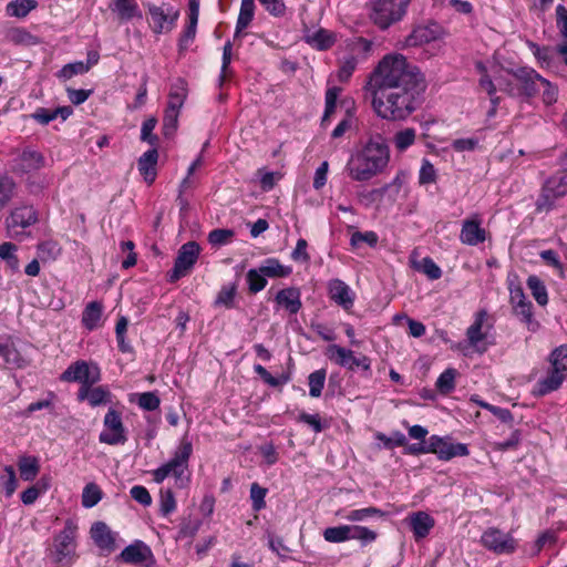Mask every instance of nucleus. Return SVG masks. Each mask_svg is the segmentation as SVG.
Wrapping results in <instances>:
<instances>
[{
    "label": "nucleus",
    "mask_w": 567,
    "mask_h": 567,
    "mask_svg": "<svg viewBox=\"0 0 567 567\" xmlns=\"http://www.w3.org/2000/svg\"><path fill=\"white\" fill-rule=\"evenodd\" d=\"M200 247L195 241L184 244L177 254L174 268L171 274V280L175 281L186 276L198 259Z\"/></svg>",
    "instance_id": "16"
},
{
    "label": "nucleus",
    "mask_w": 567,
    "mask_h": 567,
    "mask_svg": "<svg viewBox=\"0 0 567 567\" xmlns=\"http://www.w3.org/2000/svg\"><path fill=\"white\" fill-rule=\"evenodd\" d=\"M255 9L256 6L254 0H241L240 10L236 23V35H238L250 24L255 16Z\"/></svg>",
    "instance_id": "37"
},
{
    "label": "nucleus",
    "mask_w": 567,
    "mask_h": 567,
    "mask_svg": "<svg viewBox=\"0 0 567 567\" xmlns=\"http://www.w3.org/2000/svg\"><path fill=\"white\" fill-rule=\"evenodd\" d=\"M60 251V246L52 240L44 241L38 246V255L43 261L55 259Z\"/></svg>",
    "instance_id": "54"
},
{
    "label": "nucleus",
    "mask_w": 567,
    "mask_h": 567,
    "mask_svg": "<svg viewBox=\"0 0 567 567\" xmlns=\"http://www.w3.org/2000/svg\"><path fill=\"white\" fill-rule=\"evenodd\" d=\"M44 165L45 159L43 155L28 147L14 158L12 169L18 174H28L41 169Z\"/></svg>",
    "instance_id": "21"
},
{
    "label": "nucleus",
    "mask_w": 567,
    "mask_h": 567,
    "mask_svg": "<svg viewBox=\"0 0 567 567\" xmlns=\"http://www.w3.org/2000/svg\"><path fill=\"white\" fill-rule=\"evenodd\" d=\"M352 525H339L323 530V538L329 543H343L351 540Z\"/></svg>",
    "instance_id": "40"
},
{
    "label": "nucleus",
    "mask_w": 567,
    "mask_h": 567,
    "mask_svg": "<svg viewBox=\"0 0 567 567\" xmlns=\"http://www.w3.org/2000/svg\"><path fill=\"white\" fill-rule=\"evenodd\" d=\"M78 526L69 519L64 528L54 537L53 545L49 550V557L58 564H68L75 553V534Z\"/></svg>",
    "instance_id": "7"
},
{
    "label": "nucleus",
    "mask_w": 567,
    "mask_h": 567,
    "mask_svg": "<svg viewBox=\"0 0 567 567\" xmlns=\"http://www.w3.org/2000/svg\"><path fill=\"white\" fill-rule=\"evenodd\" d=\"M436 182V171L433 164L423 159L420 172H419V183L421 185L432 184Z\"/></svg>",
    "instance_id": "59"
},
{
    "label": "nucleus",
    "mask_w": 567,
    "mask_h": 567,
    "mask_svg": "<svg viewBox=\"0 0 567 567\" xmlns=\"http://www.w3.org/2000/svg\"><path fill=\"white\" fill-rule=\"evenodd\" d=\"M425 87H375L372 105L383 120L403 121L420 105Z\"/></svg>",
    "instance_id": "1"
},
{
    "label": "nucleus",
    "mask_w": 567,
    "mask_h": 567,
    "mask_svg": "<svg viewBox=\"0 0 567 567\" xmlns=\"http://www.w3.org/2000/svg\"><path fill=\"white\" fill-rule=\"evenodd\" d=\"M337 515L349 522H363L371 517H383L384 513L377 507H365L360 509H352L346 514L338 512Z\"/></svg>",
    "instance_id": "39"
},
{
    "label": "nucleus",
    "mask_w": 567,
    "mask_h": 567,
    "mask_svg": "<svg viewBox=\"0 0 567 567\" xmlns=\"http://www.w3.org/2000/svg\"><path fill=\"white\" fill-rule=\"evenodd\" d=\"M357 60L353 55H348L342 59L337 76L340 81L346 82L350 79L357 68Z\"/></svg>",
    "instance_id": "56"
},
{
    "label": "nucleus",
    "mask_w": 567,
    "mask_h": 567,
    "mask_svg": "<svg viewBox=\"0 0 567 567\" xmlns=\"http://www.w3.org/2000/svg\"><path fill=\"white\" fill-rule=\"evenodd\" d=\"M0 357L7 364L21 368L23 360L10 337L0 336Z\"/></svg>",
    "instance_id": "32"
},
{
    "label": "nucleus",
    "mask_w": 567,
    "mask_h": 567,
    "mask_svg": "<svg viewBox=\"0 0 567 567\" xmlns=\"http://www.w3.org/2000/svg\"><path fill=\"white\" fill-rule=\"evenodd\" d=\"M565 379V375L549 367L546 374L535 383L533 394L536 396H544L551 393L561 386Z\"/></svg>",
    "instance_id": "24"
},
{
    "label": "nucleus",
    "mask_w": 567,
    "mask_h": 567,
    "mask_svg": "<svg viewBox=\"0 0 567 567\" xmlns=\"http://www.w3.org/2000/svg\"><path fill=\"white\" fill-rule=\"evenodd\" d=\"M379 237L377 233L369 231H354L351 235L350 244L353 248H359L362 244H367L370 247H374L378 244Z\"/></svg>",
    "instance_id": "51"
},
{
    "label": "nucleus",
    "mask_w": 567,
    "mask_h": 567,
    "mask_svg": "<svg viewBox=\"0 0 567 567\" xmlns=\"http://www.w3.org/2000/svg\"><path fill=\"white\" fill-rule=\"evenodd\" d=\"M188 90L184 80L177 79L169 89L166 109L181 112L187 97Z\"/></svg>",
    "instance_id": "30"
},
{
    "label": "nucleus",
    "mask_w": 567,
    "mask_h": 567,
    "mask_svg": "<svg viewBox=\"0 0 567 567\" xmlns=\"http://www.w3.org/2000/svg\"><path fill=\"white\" fill-rule=\"evenodd\" d=\"M91 538L103 551L111 553L115 548V538L109 526L103 522H96L91 526Z\"/></svg>",
    "instance_id": "25"
},
{
    "label": "nucleus",
    "mask_w": 567,
    "mask_h": 567,
    "mask_svg": "<svg viewBox=\"0 0 567 567\" xmlns=\"http://www.w3.org/2000/svg\"><path fill=\"white\" fill-rule=\"evenodd\" d=\"M411 0H371V19L381 29L399 22L406 13Z\"/></svg>",
    "instance_id": "6"
},
{
    "label": "nucleus",
    "mask_w": 567,
    "mask_h": 567,
    "mask_svg": "<svg viewBox=\"0 0 567 567\" xmlns=\"http://www.w3.org/2000/svg\"><path fill=\"white\" fill-rule=\"evenodd\" d=\"M156 124L157 120L155 117H150L143 122L141 128V140L143 142H147L151 145H155L157 143L158 137L153 134Z\"/></svg>",
    "instance_id": "61"
},
{
    "label": "nucleus",
    "mask_w": 567,
    "mask_h": 567,
    "mask_svg": "<svg viewBox=\"0 0 567 567\" xmlns=\"http://www.w3.org/2000/svg\"><path fill=\"white\" fill-rule=\"evenodd\" d=\"M101 498L102 492L96 484L89 483L85 485L82 493V505L85 508H91L95 506L101 501Z\"/></svg>",
    "instance_id": "47"
},
{
    "label": "nucleus",
    "mask_w": 567,
    "mask_h": 567,
    "mask_svg": "<svg viewBox=\"0 0 567 567\" xmlns=\"http://www.w3.org/2000/svg\"><path fill=\"white\" fill-rule=\"evenodd\" d=\"M247 281L249 290L255 293L261 291L267 285L266 276L261 274L259 267L247 272Z\"/></svg>",
    "instance_id": "53"
},
{
    "label": "nucleus",
    "mask_w": 567,
    "mask_h": 567,
    "mask_svg": "<svg viewBox=\"0 0 567 567\" xmlns=\"http://www.w3.org/2000/svg\"><path fill=\"white\" fill-rule=\"evenodd\" d=\"M457 375V371L453 368H449L443 371L436 380V389L443 393L447 394L452 392L455 388V378Z\"/></svg>",
    "instance_id": "44"
},
{
    "label": "nucleus",
    "mask_w": 567,
    "mask_h": 567,
    "mask_svg": "<svg viewBox=\"0 0 567 567\" xmlns=\"http://www.w3.org/2000/svg\"><path fill=\"white\" fill-rule=\"evenodd\" d=\"M78 400L86 401L92 408H95L109 403L111 401V392L102 385H85L79 389Z\"/></svg>",
    "instance_id": "26"
},
{
    "label": "nucleus",
    "mask_w": 567,
    "mask_h": 567,
    "mask_svg": "<svg viewBox=\"0 0 567 567\" xmlns=\"http://www.w3.org/2000/svg\"><path fill=\"white\" fill-rule=\"evenodd\" d=\"M255 372L270 386H279L282 384H286L289 381V378L287 375L281 377H272L266 368H264L260 364H256L254 367Z\"/></svg>",
    "instance_id": "57"
},
{
    "label": "nucleus",
    "mask_w": 567,
    "mask_h": 567,
    "mask_svg": "<svg viewBox=\"0 0 567 567\" xmlns=\"http://www.w3.org/2000/svg\"><path fill=\"white\" fill-rule=\"evenodd\" d=\"M150 25L154 33L171 32L179 18V10L169 3L148 4Z\"/></svg>",
    "instance_id": "9"
},
{
    "label": "nucleus",
    "mask_w": 567,
    "mask_h": 567,
    "mask_svg": "<svg viewBox=\"0 0 567 567\" xmlns=\"http://www.w3.org/2000/svg\"><path fill=\"white\" fill-rule=\"evenodd\" d=\"M492 324L488 323V313L486 310L476 312L473 323L466 330V339L471 348L477 353L487 351L493 341L489 340Z\"/></svg>",
    "instance_id": "8"
},
{
    "label": "nucleus",
    "mask_w": 567,
    "mask_h": 567,
    "mask_svg": "<svg viewBox=\"0 0 567 567\" xmlns=\"http://www.w3.org/2000/svg\"><path fill=\"white\" fill-rule=\"evenodd\" d=\"M416 132L414 128L408 127L399 131L393 138L394 146L398 151L404 152L411 145L414 144Z\"/></svg>",
    "instance_id": "46"
},
{
    "label": "nucleus",
    "mask_w": 567,
    "mask_h": 567,
    "mask_svg": "<svg viewBox=\"0 0 567 567\" xmlns=\"http://www.w3.org/2000/svg\"><path fill=\"white\" fill-rule=\"evenodd\" d=\"M60 379L64 382H78L80 388L94 385L101 380V370L94 362L79 360L61 374Z\"/></svg>",
    "instance_id": "10"
},
{
    "label": "nucleus",
    "mask_w": 567,
    "mask_h": 567,
    "mask_svg": "<svg viewBox=\"0 0 567 567\" xmlns=\"http://www.w3.org/2000/svg\"><path fill=\"white\" fill-rule=\"evenodd\" d=\"M481 544L488 550L498 554H512L517 547V543L509 533L491 527L481 536Z\"/></svg>",
    "instance_id": "13"
},
{
    "label": "nucleus",
    "mask_w": 567,
    "mask_h": 567,
    "mask_svg": "<svg viewBox=\"0 0 567 567\" xmlns=\"http://www.w3.org/2000/svg\"><path fill=\"white\" fill-rule=\"evenodd\" d=\"M237 287L234 284L225 285L220 288L216 299L215 307L230 309L234 307Z\"/></svg>",
    "instance_id": "43"
},
{
    "label": "nucleus",
    "mask_w": 567,
    "mask_h": 567,
    "mask_svg": "<svg viewBox=\"0 0 567 567\" xmlns=\"http://www.w3.org/2000/svg\"><path fill=\"white\" fill-rule=\"evenodd\" d=\"M259 268L261 274L269 278H285L292 272L291 267L282 265L276 258H267Z\"/></svg>",
    "instance_id": "36"
},
{
    "label": "nucleus",
    "mask_w": 567,
    "mask_h": 567,
    "mask_svg": "<svg viewBox=\"0 0 567 567\" xmlns=\"http://www.w3.org/2000/svg\"><path fill=\"white\" fill-rule=\"evenodd\" d=\"M503 79H505L511 85V81L507 79L509 75L514 78L519 84L520 90L518 93L525 94L527 96L535 95L540 92V86H538V79H542L535 70L529 68H519L514 72H509L503 69Z\"/></svg>",
    "instance_id": "20"
},
{
    "label": "nucleus",
    "mask_w": 567,
    "mask_h": 567,
    "mask_svg": "<svg viewBox=\"0 0 567 567\" xmlns=\"http://www.w3.org/2000/svg\"><path fill=\"white\" fill-rule=\"evenodd\" d=\"M378 537V534L361 525H352L351 539L361 542L362 545L373 543Z\"/></svg>",
    "instance_id": "52"
},
{
    "label": "nucleus",
    "mask_w": 567,
    "mask_h": 567,
    "mask_svg": "<svg viewBox=\"0 0 567 567\" xmlns=\"http://www.w3.org/2000/svg\"><path fill=\"white\" fill-rule=\"evenodd\" d=\"M20 477L25 482L33 481L40 472L39 458L31 455H22L18 461Z\"/></svg>",
    "instance_id": "35"
},
{
    "label": "nucleus",
    "mask_w": 567,
    "mask_h": 567,
    "mask_svg": "<svg viewBox=\"0 0 567 567\" xmlns=\"http://www.w3.org/2000/svg\"><path fill=\"white\" fill-rule=\"evenodd\" d=\"M10 40L17 44L33 45L38 43L35 37L25 31L24 29H13L9 33Z\"/></svg>",
    "instance_id": "62"
},
{
    "label": "nucleus",
    "mask_w": 567,
    "mask_h": 567,
    "mask_svg": "<svg viewBox=\"0 0 567 567\" xmlns=\"http://www.w3.org/2000/svg\"><path fill=\"white\" fill-rule=\"evenodd\" d=\"M527 286L538 305L545 306L548 302L547 290L542 280L536 276H529Z\"/></svg>",
    "instance_id": "45"
},
{
    "label": "nucleus",
    "mask_w": 567,
    "mask_h": 567,
    "mask_svg": "<svg viewBox=\"0 0 567 567\" xmlns=\"http://www.w3.org/2000/svg\"><path fill=\"white\" fill-rule=\"evenodd\" d=\"M200 520L198 519H185L181 523L179 529L176 536L177 540L188 539L192 540L200 527Z\"/></svg>",
    "instance_id": "49"
},
{
    "label": "nucleus",
    "mask_w": 567,
    "mask_h": 567,
    "mask_svg": "<svg viewBox=\"0 0 567 567\" xmlns=\"http://www.w3.org/2000/svg\"><path fill=\"white\" fill-rule=\"evenodd\" d=\"M277 303L290 315H296L301 308L300 291L296 288H286L276 296Z\"/></svg>",
    "instance_id": "29"
},
{
    "label": "nucleus",
    "mask_w": 567,
    "mask_h": 567,
    "mask_svg": "<svg viewBox=\"0 0 567 567\" xmlns=\"http://www.w3.org/2000/svg\"><path fill=\"white\" fill-rule=\"evenodd\" d=\"M375 87H426L420 69L400 53L385 55L373 74Z\"/></svg>",
    "instance_id": "2"
},
{
    "label": "nucleus",
    "mask_w": 567,
    "mask_h": 567,
    "mask_svg": "<svg viewBox=\"0 0 567 567\" xmlns=\"http://www.w3.org/2000/svg\"><path fill=\"white\" fill-rule=\"evenodd\" d=\"M16 192V182L8 175L0 174V212L11 202Z\"/></svg>",
    "instance_id": "41"
},
{
    "label": "nucleus",
    "mask_w": 567,
    "mask_h": 567,
    "mask_svg": "<svg viewBox=\"0 0 567 567\" xmlns=\"http://www.w3.org/2000/svg\"><path fill=\"white\" fill-rule=\"evenodd\" d=\"M158 161V152L156 148L148 150L138 158V171L144 181L151 185L154 183L157 172L156 165Z\"/></svg>",
    "instance_id": "27"
},
{
    "label": "nucleus",
    "mask_w": 567,
    "mask_h": 567,
    "mask_svg": "<svg viewBox=\"0 0 567 567\" xmlns=\"http://www.w3.org/2000/svg\"><path fill=\"white\" fill-rule=\"evenodd\" d=\"M430 453L436 454L440 460L449 461L456 456H467L468 447L464 443H453L449 437L432 435L429 439Z\"/></svg>",
    "instance_id": "18"
},
{
    "label": "nucleus",
    "mask_w": 567,
    "mask_h": 567,
    "mask_svg": "<svg viewBox=\"0 0 567 567\" xmlns=\"http://www.w3.org/2000/svg\"><path fill=\"white\" fill-rule=\"evenodd\" d=\"M329 297L332 301L348 310L354 303V292L340 279H332L328 285Z\"/></svg>",
    "instance_id": "22"
},
{
    "label": "nucleus",
    "mask_w": 567,
    "mask_h": 567,
    "mask_svg": "<svg viewBox=\"0 0 567 567\" xmlns=\"http://www.w3.org/2000/svg\"><path fill=\"white\" fill-rule=\"evenodd\" d=\"M326 355L336 364L349 370H354L355 368H361L364 371L371 370L370 358L363 354L355 357L352 350L346 349L338 344H330L326 349Z\"/></svg>",
    "instance_id": "12"
},
{
    "label": "nucleus",
    "mask_w": 567,
    "mask_h": 567,
    "mask_svg": "<svg viewBox=\"0 0 567 567\" xmlns=\"http://www.w3.org/2000/svg\"><path fill=\"white\" fill-rule=\"evenodd\" d=\"M102 313L103 306L101 302H89L82 313V324L90 331L97 329L101 324Z\"/></svg>",
    "instance_id": "33"
},
{
    "label": "nucleus",
    "mask_w": 567,
    "mask_h": 567,
    "mask_svg": "<svg viewBox=\"0 0 567 567\" xmlns=\"http://www.w3.org/2000/svg\"><path fill=\"white\" fill-rule=\"evenodd\" d=\"M99 441L107 445H123L127 441L126 429L122 415L115 409H109L103 420V430Z\"/></svg>",
    "instance_id": "11"
},
{
    "label": "nucleus",
    "mask_w": 567,
    "mask_h": 567,
    "mask_svg": "<svg viewBox=\"0 0 567 567\" xmlns=\"http://www.w3.org/2000/svg\"><path fill=\"white\" fill-rule=\"evenodd\" d=\"M549 367L567 377V346H560L549 354Z\"/></svg>",
    "instance_id": "42"
},
{
    "label": "nucleus",
    "mask_w": 567,
    "mask_h": 567,
    "mask_svg": "<svg viewBox=\"0 0 567 567\" xmlns=\"http://www.w3.org/2000/svg\"><path fill=\"white\" fill-rule=\"evenodd\" d=\"M305 39L307 43L317 50H327L336 42V35L326 29L308 31Z\"/></svg>",
    "instance_id": "31"
},
{
    "label": "nucleus",
    "mask_w": 567,
    "mask_h": 567,
    "mask_svg": "<svg viewBox=\"0 0 567 567\" xmlns=\"http://www.w3.org/2000/svg\"><path fill=\"white\" fill-rule=\"evenodd\" d=\"M527 45L529 50L533 52L534 56L537 59V61L544 65H549L551 61V51L547 47H539L538 44L528 41Z\"/></svg>",
    "instance_id": "64"
},
{
    "label": "nucleus",
    "mask_w": 567,
    "mask_h": 567,
    "mask_svg": "<svg viewBox=\"0 0 567 567\" xmlns=\"http://www.w3.org/2000/svg\"><path fill=\"white\" fill-rule=\"evenodd\" d=\"M267 495V488L261 487L257 483H252L250 486V498L255 511H260L266 506L265 497Z\"/></svg>",
    "instance_id": "60"
},
{
    "label": "nucleus",
    "mask_w": 567,
    "mask_h": 567,
    "mask_svg": "<svg viewBox=\"0 0 567 567\" xmlns=\"http://www.w3.org/2000/svg\"><path fill=\"white\" fill-rule=\"evenodd\" d=\"M192 453V443L188 440L183 439L174 452L173 457L156 470L152 471L151 474L153 476V481L161 484L167 477L172 476L174 477L177 487H186L190 480L188 462Z\"/></svg>",
    "instance_id": "4"
},
{
    "label": "nucleus",
    "mask_w": 567,
    "mask_h": 567,
    "mask_svg": "<svg viewBox=\"0 0 567 567\" xmlns=\"http://www.w3.org/2000/svg\"><path fill=\"white\" fill-rule=\"evenodd\" d=\"M476 71L481 74L478 80L480 87L485 91L492 103V107L488 111V116L492 117L495 115L499 99L496 96V90L505 91L511 95L516 94L515 89L503 79V68L498 64V62L493 60H487L485 62L477 61L475 63Z\"/></svg>",
    "instance_id": "5"
},
{
    "label": "nucleus",
    "mask_w": 567,
    "mask_h": 567,
    "mask_svg": "<svg viewBox=\"0 0 567 567\" xmlns=\"http://www.w3.org/2000/svg\"><path fill=\"white\" fill-rule=\"evenodd\" d=\"M37 213L32 206H19L14 208L9 218L7 226L10 231H16L17 228H27L37 221Z\"/></svg>",
    "instance_id": "23"
},
{
    "label": "nucleus",
    "mask_w": 567,
    "mask_h": 567,
    "mask_svg": "<svg viewBox=\"0 0 567 567\" xmlns=\"http://www.w3.org/2000/svg\"><path fill=\"white\" fill-rule=\"evenodd\" d=\"M111 10L120 20L124 21L142 19L143 17L137 0H114Z\"/></svg>",
    "instance_id": "28"
},
{
    "label": "nucleus",
    "mask_w": 567,
    "mask_h": 567,
    "mask_svg": "<svg viewBox=\"0 0 567 567\" xmlns=\"http://www.w3.org/2000/svg\"><path fill=\"white\" fill-rule=\"evenodd\" d=\"M90 70V65L82 61L65 64L59 72L58 78L61 80H69L76 74H84Z\"/></svg>",
    "instance_id": "50"
},
{
    "label": "nucleus",
    "mask_w": 567,
    "mask_h": 567,
    "mask_svg": "<svg viewBox=\"0 0 567 567\" xmlns=\"http://www.w3.org/2000/svg\"><path fill=\"white\" fill-rule=\"evenodd\" d=\"M234 237V231L230 229H214L208 235V241L213 246H223L228 244Z\"/></svg>",
    "instance_id": "63"
},
{
    "label": "nucleus",
    "mask_w": 567,
    "mask_h": 567,
    "mask_svg": "<svg viewBox=\"0 0 567 567\" xmlns=\"http://www.w3.org/2000/svg\"><path fill=\"white\" fill-rule=\"evenodd\" d=\"M37 6L38 2L35 0H13L6 6V13L9 17L24 18Z\"/></svg>",
    "instance_id": "38"
},
{
    "label": "nucleus",
    "mask_w": 567,
    "mask_h": 567,
    "mask_svg": "<svg viewBox=\"0 0 567 567\" xmlns=\"http://www.w3.org/2000/svg\"><path fill=\"white\" fill-rule=\"evenodd\" d=\"M489 237L483 227V219L478 214H472L462 220L458 239L466 246H478Z\"/></svg>",
    "instance_id": "14"
},
{
    "label": "nucleus",
    "mask_w": 567,
    "mask_h": 567,
    "mask_svg": "<svg viewBox=\"0 0 567 567\" xmlns=\"http://www.w3.org/2000/svg\"><path fill=\"white\" fill-rule=\"evenodd\" d=\"M326 382V370H317L308 377L309 394L312 398H319Z\"/></svg>",
    "instance_id": "48"
},
{
    "label": "nucleus",
    "mask_w": 567,
    "mask_h": 567,
    "mask_svg": "<svg viewBox=\"0 0 567 567\" xmlns=\"http://www.w3.org/2000/svg\"><path fill=\"white\" fill-rule=\"evenodd\" d=\"M179 112L165 109L163 118V133L171 136L175 133L178 124Z\"/></svg>",
    "instance_id": "58"
},
{
    "label": "nucleus",
    "mask_w": 567,
    "mask_h": 567,
    "mask_svg": "<svg viewBox=\"0 0 567 567\" xmlns=\"http://www.w3.org/2000/svg\"><path fill=\"white\" fill-rule=\"evenodd\" d=\"M509 301L514 313L527 326L528 330H537L538 322L533 318V305L526 299L519 285L509 284Z\"/></svg>",
    "instance_id": "15"
},
{
    "label": "nucleus",
    "mask_w": 567,
    "mask_h": 567,
    "mask_svg": "<svg viewBox=\"0 0 567 567\" xmlns=\"http://www.w3.org/2000/svg\"><path fill=\"white\" fill-rule=\"evenodd\" d=\"M413 534L415 542L426 538L435 526V519L425 511H416L408 514L403 519Z\"/></svg>",
    "instance_id": "19"
},
{
    "label": "nucleus",
    "mask_w": 567,
    "mask_h": 567,
    "mask_svg": "<svg viewBox=\"0 0 567 567\" xmlns=\"http://www.w3.org/2000/svg\"><path fill=\"white\" fill-rule=\"evenodd\" d=\"M446 32L442 25L432 22L424 25L415 27L412 32L405 38L403 42L404 48L421 47L433 41L441 40L445 37Z\"/></svg>",
    "instance_id": "17"
},
{
    "label": "nucleus",
    "mask_w": 567,
    "mask_h": 567,
    "mask_svg": "<svg viewBox=\"0 0 567 567\" xmlns=\"http://www.w3.org/2000/svg\"><path fill=\"white\" fill-rule=\"evenodd\" d=\"M151 555V549L142 542H136L121 553V558L125 563L138 564L145 561Z\"/></svg>",
    "instance_id": "34"
},
{
    "label": "nucleus",
    "mask_w": 567,
    "mask_h": 567,
    "mask_svg": "<svg viewBox=\"0 0 567 567\" xmlns=\"http://www.w3.org/2000/svg\"><path fill=\"white\" fill-rule=\"evenodd\" d=\"M538 86H540L542 97L545 104L550 105L557 101L558 90L555 85L549 83L546 79H538Z\"/></svg>",
    "instance_id": "55"
},
{
    "label": "nucleus",
    "mask_w": 567,
    "mask_h": 567,
    "mask_svg": "<svg viewBox=\"0 0 567 567\" xmlns=\"http://www.w3.org/2000/svg\"><path fill=\"white\" fill-rule=\"evenodd\" d=\"M389 148L381 140H370L349 158L346 171L357 182H367L383 172L389 163Z\"/></svg>",
    "instance_id": "3"
}]
</instances>
